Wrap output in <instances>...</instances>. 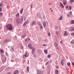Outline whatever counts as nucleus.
<instances>
[{
	"instance_id": "1",
	"label": "nucleus",
	"mask_w": 74,
	"mask_h": 74,
	"mask_svg": "<svg viewBox=\"0 0 74 74\" xmlns=\"http://www.w3.org/2000/svg\"><path fill=\"white\" fill-rule=\"evenodd\" d=\"M32 44H29L28 45V48H30V49H32V51L31 53L32 54H33L36 51V48L35 47H32Z\"/></svg>"
},
{
	"instance_id": "2",
	"label": "nucleus",
	"mask_w": 74,
	"mask_h": 74,
	"mask_svg": "<svg viewBox=\"0 0 74 74\" xmlns=\"http://www.w3.org/2000/svg\"><path fill=\"white\" fill-rule=\"evenodd\" d=\"M6 28H7L8 30H11L12 29V26L11 24H8L6 26Z\"/></svg>"
},
{
	"instance_id": "3",
	"label": "nucleus",
	"mask_w": 74,
	"mask_h": 74,
	"mask_svg": "<svg viewBox=\"0 0 74 74\" xmlns=\"http://www.w3.org/2000/svg\"><path fill=\"white\" fill-rule=\"evenodd\" d=\"M26 20V17H21V22H23L24 21H25Z\"/></svg>"
},
{
	"instance_id": "4",
	"label": "nucleus",
	"mask_w": 74,
	"mask_h": 74,
	"mask_svg": "<svg viewBox=\"0 0 74 74\" xmlns=\"http://www.w3.org/2000/svg\"><path fill=\"white\" fill-rule=\"evenodd\" d=\"M10 41H11V40L10 39H6L4 40L3 42L4 44H5V43H7V42H10Z\"/></svg>"
},
{
	"instance_id": "5",
	"label": "nucleus",
	"mask_w": 74,
	"mask_h": 74,
	"mask_svg": "<svg viewBox=\"0 0 74 74\" xmlns=\"http://www.w3.org/2000/svg\"><path fill=\"white\" fill-rule=\"evenodd\" d=\"M16 22L17 23H19L21 22V21L20 20L19 18H18L16 19Z\"/></svg>"
},
{
	"instance_id": "6",
	"label": "nucleus",
	"mask_w": 74,
	"mask_h": 74,
	"mask_svg": "<svg viewBox=\"0 0 74 74\" xmlns=\"http://www.w3.org/2000/svg\"><path fill=\"white\" fill-rule=\"evenodd\" d=\"M42 74V72L41 71L38 70H37V74Z\"/></svg>"
},
{
	"instance_id": "7",
	"label": "nucleus",
	"mask_w": 74,
	"mask_h": 74,
	"mask_svg": "<svg viewBox=\"0 0 74 74\" xmlns=\"http://www.w3.org/2000/svg\"><path fill=\"white\" fill-rule=\"evenodd\" d=\"M68 34H69V32H67V31H65L64 34V36H66L68 35Z\"/></svg>"
},
{
	"instance_id": "8",
	"label": "nucleus",
	"mask_w": 74,
	"mask_h": 74,
	"mask_svg": "<svg viewBox=\"0 0 74 74\" xmlns=\"http://www.w3.org/2000/svg\"><path fill=\"white\" fill-rule=\"evenodd\" d=\"M60 5L61 7H62V8H64V5H63L62 2L60 3Z\"/></svg>"
},
{
	"instance_id": "9",
	"label": "nucleus",
	"mask_w": 74,
	"mask_h": 74,
	"mask_svg": "<svg viewBox=\"0 0 74 74\" xmlns=\"http://www.w3.org/2000/svg\"><path fill=\"white\" fill-rule=\"evenodd\" d=\"M18 73H19V71L17 70H16L13 73V74H18Z\"/></svg>"
},
{
	"instance_id": "10",
	"label": "nucleus",
	"mask_w": 74,
	"mask_h": 74,
	"mask_svg": "<svg viewBox=\"0 0 74 74\" xmlns=\"http://www.w3.org/2000/svg\"><path fill=\"white\" fill-rule=\"evenodd\" d=\"M55 73L56 74H58L59 73V71L57 69H56L55 71Z\"/></svg>"
},
{
	"instance_id": "11",
	"label": "nucleus",
	"mask_w": 74,
	"mask_h": 74,
	"mask_svg": "<svg viewBox=\"0 0 74 74\" xmlns=\"http://www.w3.org/2000/svg\"><path fill=\"white\" fill-rule=\"evenodd\" d=\"M36 24V21H34L32 22V24H31V26H33Z\"/></svg>"
},
{
	"instance_id": "12",
	"label": "nucleus",
	"mask_w": 74,
	"mask_h": 74,
	"mask_svg": "<svg viewBox=\"0 0 74 74\" xmlns=\"http://www.w3.org/2000/svg\"><path fill=\"white\" fill-rule=\"evenodd\" d=\"M70 30H73V31H74V27H71L70 28Z\"/></svg>"
},
{
	"instance_id": "13",
	"label": "nucleus",
	"mask_w": 74,
	"mask_h": 74,
	"mask_svg": "<svg viewBox=\"0 0 74 74\" xmlns=\"http://www.w3.org/2000/svg\"><path fill=\"white\" fill-rule=\"evenodd\" d=\"M0 52H1L2 54H3V53H4V51L2 49H0Z\"/></svg>"
},
{
	"instance_id": "14",
	"label": "nucleus",
	"mask_w": 74,
	"mask_h": 74,
	"mask_svg": "<svg viewBox=\"0 0 74 74\" xmlns=\"http://www.w3.org/2000/svg\"><path fill=\"white\" fill-rule=\"evenodd\" d=\"M24 57L25 58H27V57H28V56L27 55V52H26L24 55Z\"/></svg>"
},
{
	"instance_id": "15",
	"label": "nucleus",
	"mask_w": 74,
	"mask_h": 74,
	"mask_svg": "<svg viewBox=\"0 0 74 74\" xmlns=\"http://www.w3.org/2000/svg\"><path fill=\"white\" fill-rule=\"evenodd\" d=\"M44 51L46 54H47L48 53L47 52V50L46 49L44 50Z\"/></svg>"
},
{
	"instance_id": "16",
	"label": "nucleus",
	"mask_w": 74,
	"mask_h": 74,
	"mask_svg": "<svg viewBox=\"0 0 74 74\" xmlns=\"http://www.w3.org/2000/svg\"><path fill=\"white\" fill-rule=\"evenodd\" d=\"M66 3H67V1H64L63 2V4H64V5H66Z\"/></svg>"
},
{
	"instance_id": "17",
	"label": "nucleus",
	"mask_w": 74,
	"mask_h": 74,
	"mask_svg": "<svg viewBox=\"0 0 74 74\" xmlns=\"http://www.w3.org/2000/svg\"><path fill=\"white\" fill-rule=\"evenodd\" d=\"M23 9L22 8V10H21L20 12V13L21 14H22V13H23Z\"/></svg>"
},
{
	"instance_id": "18",
	"label": "nucleus",
	"mask_w": 74,
	"mask_h": 74,
	"mask_svg": "<svg viewBox=\"0 0 74 74\" xmlns=\"http://www.w3.org/2000/svg\"><path fill=\"white\" fill-rule=\"evenodd\" d=\"M62 18H63V17H62V16H60V18H59L58 20H60H60H62Z\"/></svg>"
},
{
	"instance_id": "19",
	"label": "nucleus",
	"mask_w": 74,
	"mask_h": 74,
	"mask_svg": "<svg viewBox=\"0 0 74 74\" xmlns=\"http://www.w3.org/2000/svg\"><path fill=\"white\" fill-rule=\"evenodd\" d=\"M38 25H40V28L41 29H42V28H43L42 27V26H41V24H40V23H38Z\"/></svg>"
},
{
	"instance_id": "20",
	"label": "nucleus",
	"mask_w": 74,
	"mask_h": 74,
	"mask_svg": "<svg viewBox=\"0 0 74 74\" xmlns=\"http://www.w3.org/2000/svg\"><path fill=\"white\" fill-rule=\"evenodd\" d=\"M61 63L62 66H63V65H64V62H63V61H61Z\"/></svg>"
},
{
	"instance_id": "21",
	"label": "nucleus",
	"mask_w": 74,
	"mask_h": 74,
	"mask_svg": "<svg viewBox=\"0 0 74 74\" xmlns=\"http://www.w3.org/2000/svg\"><path fill=\"white\" fill-rule=\"evenodd\" d=\"M71 24H74V20H71Z\"/></svg>"
},
{
	"instance_id": "22",
	"label": "nucleus",
	"mask_w": 74,
	"mask_h": 74,
	"mask_svg": "<svg viewBox=\"0 0 74 74\" xmlns=\"http://www.w3.org/2000/svg\"><path fill=\"white\" fill-rule=\"evenodd\" d=\"M28 23V22H25V23H24L23 24V26H25V25H26V24H27V23Z\"/></svg>"
},
{
	"instance_id": "23",
	"label": "nucleus",
	"mask_w": 74,
	"mask_h": 74,
	"mask_svg": "<svg viewBox=\"0 0 74 74\" xmlns=\"http://www.w3.org/2000/svg\"><path fill=\"white\" fill-rule=\"evenodd\" d=\"M74 2V0H70V3H72Z\"/></svg>"
},
{
	"instance_id": "24",
	"label": "nucleus",
	"mask_w": 74,
	"mask_h": 74,
	"mask_svg": "<svg viewBox=\"0 0 74 74\" xmlns=\"http://www.w3.org/2000/svg\"><path fill=\"white\" fill-rule=\"evenodd\" d=\"M25 36H26V35H24L23 36H22V37L23 38L25 37Z\"/></svg>"
},
{
	"instance_id": "25",
	"label": "nucleus",
	"mask_w": 74,
	"mask_h": 74,
	"mask_svg": "<svg viewBox=\"0 0 74 74\" xmlns=\"http://www.w3.org/2000/svg\"><path fill=\"white\" fill-rule=\"evenodd\" d=\"M3 16V13H0V16Z\"/></svg>"
},
{
	"instance_id": "26",
	"label": "nucleus",
	"mask_w": 74,
	"mask_h": 74,
	"mask_svg": "<svg viewBox=\"0 0 74 74\" xmlns=\"http://www.w3.org/2000/svg\"><path fill=\"white\" fill-rule=\"evenodd\" d=\"M58 28V26H56L55 27V29H57Z\"/></svg>"
},
{
	"instance_id": "27",
	"label": "nucleus",
	"mask_w": 74,
	"mask_h": 74,
	"mask_svg": "<svg viewBox=\"0 0 74 74\" xmlns=\"http://www.w3.org/2000/svg\"><path fill=\"white\" fill-rule=\"evenodd\" d=\"M43 45L44 47H47V45L46 44H43Z\"/></svg>"
},
{
	"instance_id": "28",
	"label": "nucleus",
	"mask_w": 74,
	"mask_h": 74,
	"mask_svg": "<svg viewBox=\"0 0 74 74\" xmlns=\"http://www.w3.org/2000/svg\"><path fill=\"white\" fill-rule=\"evenodd\" d=\"M69 10H71V6H69Z\"/></svg>"
},
{
	"instance_id": "29",
	"label": "nucleus",
	"mask_w": 74,
	"mask_h": 74,
	"mask_svg": "<svg viewBox=\"0 0 74 74\" xmlns=\"http://www.w3.org/2000/svg\"><path fill=\"white\" fill-rule=\"evenodd\" d=\"M55 46H56V47H58V44L55 43Z\"/></svg>"
},
{
	"instance_id": "30",
	"label": "nucleus",
	"mask_w": 74,
	"mask_h": 74,
	"mask_svg": "<svg viewBox=\"0 0 74 74\" xmlns=\"http://www.w3.org/2000/svg\"><path fill=\"white\" fill-rule=\"evenodd\" d=\"M45 23H44V24H43V26L44 27H45Z\"/></svg>"
},
{
	"instance_id": "31",
	"label": "nucleus",
	"mask_w": 74,
	"mask_h": 74,
	"mask_svg": "<svg viewBox=\"0 0 74 74\" xmlns=\"http://www.w3.org/2000/svg\"><path fill=\"white\" fill-rule=\"evenodd\" d=\"M71 34L72 36H74V33H73Z\"/></svg>"
},
{
	"instance_id": "32",
	"label": "nucleus",
	"mask_w": 74,
	"mask_h": 74,
	"mask_svg": "<svg viewBox=\"0 0 74 74\" xmlns=\"http://www.w3.org/2000/svg\"><path fill=\"white\" fill-rule=\"evenodd\" d=\"M47 56L48 57V58H49L51 57V56H50V55H48Z\"/></svg>"
},
{
	"instance_id": "33",
	"label": "nucleus",
	"mask_w": 74,
	"mask_h": 74,
	"mask_svg": "<svg viewBox=\"0 0 74 74\" xmlns=\"http://www.w3.org/2000/svg\"><path fill=\"white\" fill-rule=\"evenodd\" d=\"M27 70L28 71H29V67H27Z\"/></svg>"
},
{
	"instance_id": "34",
	"label": "nucleus",
	"mask_w": 74,
	"mask_h": 74,
	"mask_svg": "<svg viewBox=\"0 0 74 74\" xmlns=\"http://www.w3.org/2000/svg\"><path fill=\"white\" fill-rule=\"evenodd\" d=\"M48 35L49 36H51V34H50V33H49L48 34Z\"/></svg>"
},
{
	"instance_id": "35",
	"label": "nucleus",
	"mask_w": 74,
	"mask_h": 74,
	"mask_svg": "<svg viewBox=\"0 0 74 74\" xmlns=\"http://www.w3.org/2000/svg\"><path fill=\"white\" fill-rule=\"evenodd\" d=\"M67 64L68 66H70V63H69V64L67 63Z\"/></svg>"
},
{
	"instance_id": "36",
	"label": "nucleus",
	"mask_w": 74,
	"mask_h": 74,
	"mask_svg": "<svg viewBox=\"0 0 74 74\" xmlns=\"http://www.w3.org/2000/svg\"><path fill=\"white\" fill-rule=\"evenodd\" d=\"M48 62H47L46 63L45 65H46V66H47V64H48Z\"/></svg>"
},
{
	"instance_id": "37",
	"label": "nucleus",
	"mask_w": 74,
	"mask_h": 74,
	"mask_svg": "<svg viewBox=\"0 0 74 74\" xmlns=\"http://www.w3.org/2000/svg\"><path fill=\"white\" fill-rule=\"evenodd\" d=\"M56 33L58 35V32L57 31L56 32Z\"/></svg>"
},
{
	"instance_id": "38",
	"label": "nucleus",
	"mask_w": 74,
	"mask_h": 74,
	"mask_svg": "<svg viewBox=\"0 0 74 74\" xmlns=\"http://www.w3.org/2000/svg\"><path fill=\"white\" fill-rule=\"evenodd\" d=\"M66 8H69V6H67L66 7Z\"/></svg>"
},
{
	"instance_id": "39",
	"label": "nucleus",
	"mask_w": 74,
	"mask_h": 74,
	"mask_svg": "<svg viewBox=\"0 0 74 74\" xmlns=\"http://www.w3.org/2000/svg\"><path fill=\"white\" fill-rule=\"evenodd\" d=\"M2 9V8H0V11L1 12V9Z\"/></svg>"
},
{
	"instance_id": "40",
	"label": "nucleus",
	"mask_w": 74,
	"mask_h": 74,
	"mask_svg": "<svg viewBox=\"0 0 74 74\" xmlns=\"http://www.w3.org/2000/svg\"><path fill=\"white\" fill-rule=\"evenodd\" d=\"M19 13H17V16H19Z\"/></svg>"
},
{
	"instance_id": "41",
	"label": "nucleus",
	"mask_w": 74,
	"mask_h": 74,
	"mask_svg": "<svg viewBox=\"0 0 74 74\" xmlns=\"http://www.w3.org/2000/svg\"><path fill=\"white\" fill-rule=\"evenodd\" d=\"M72 65H73V66H74V62H72Z\"/></svg>"
},
{
	"instance_id": "42",
	"label": "nucleus",
	"mask_w": 74,
	"mask_h": 74,
	"mask_svg": "<svg viewBox=\"0 0 74 74\" xmlns=\"http://www.w3.org/2000/svg\"><path fill=\"white\" fill-rule=\"evenodd\" d=\"M12 51H14V49L12 48Z\"/></svg>"
},
{
	"instance_id": "43",
	"label": "nucleus",
	"mask_w": 74,
	"mask_h": 74,
	"mask_svg": "<svg viewBox=\"0 0 74 74\" xmlns=\"http://www.w3.org/2000/svg\"><path fill=\"white\" fill-rule=\"evenodd\" d=\"M7 74H11V73L9 72L7 73Z\"/></svg>"
},
{
	"instance_id": "44",
	"label": "nucleus",
	"mask_w": 74,
	"mask_h": 74,
	"mask_svg": "<svg viewBox=\"0 0 74 74\" xmlns=\"http://www.w3.org/2000/svg\"><path fill=\"white\" fill-rule=\"evenodd\" d=\"M31 8H32V5H31Z\"/></svg>"
},
{
	"instance_id": "45",
	"label": "nucleus",
	"mask_w": 74,
	"mask_h": 74,
	"mask_svg": "<svg viewBox=\"0 0 74 74\" xmlns=\"http://www.w3.org/2000/svg\"><path fill=\"white\" fill-rule=\"evenodd\" d=\"M69 16H70V15H69V14H68V15H67V16L68 17H69Z\"/></svg>"
},
{
	"instance_id": "46",
	"label": "nucleus",
	"mask_w": 74,
	"mask_h": 74,
	"mask_svg": "<svg viewBox=\"0 0 74 74\" xmlns=\"http://www.w3.org/2000/svg\"><path fill=\"white\" fill-rule=\"evenodd\" d=\"M45 42H46V41L47 42V41H48V40H45Z\"/></svg>"
},
{
	"instance_id": "47",
	"label": "nucleus",
	"mask_w": 74,
	"mask_h": 74,
	"mask_svg": "<svg viewBox=\"0 0 74 74\" xmlns=\"http://www.w3.org/2000/svg\"><path fill=\"white\" fill-rule=\"evenodd\" d=\"M61 44H62V41H61L60 42Z\"/></svg>"
},
{
	"instance_id": "48",
	"label": "nucleus",
	"mask_w": 74,
	"mask_h": 74,
	"mask_svg": "<svg viewBox=\"0 0 74 74\" xmlns=\"http://www.w3.org/2000/svg\"><path fill=\"white\" fill-rule=\"evenodd\" d=\"M42 68L43 69H44V66L42 67Z\"/></svg>"
},
{
	"instance_id": "49",
	"label": "nucleus",
	"mask_w": 74,
	"mask_h": 74,
	"mask_svg": "<svg viewBox=\"0 0 74 74\" xmlns=\"http://www.w3.org/2000/svg\"><path fill=\"white\" fill-rule=\"evenodd\" d=\"M58 66H56V69H58Z\"/></svg>"
},
{
	"instance_id": "50",
	"label": "nucleus",
	"mask_w": 74,
	"mask_h": 74,
	"mask_svg": "<svg viewBox=\"0 0 74 74\" xmlns=\"http://www.w3.org/2000/svg\"><path fill=\"white\" fill-rule=\"evenodd\" d=\"M49 5H51V3H49Z\"/></svg>"
},
{
	"instance_id": "51",
	"label": "nucleus",
	"mask_w": 74,
	"mask_h": 74,
	"mask_svg": "<svg viewBox=\"0 0 74 74\" xmlns=\"http://www.w3.org/2000/svg\"><path fill=\"white\" fill-rule=\"evenodd\" d=\"M67 73H69V71H68V70H67Z\"/></svg>"
},
{
	"instance_id": "52",
	"label": "nucleus",
	"mask_w": 74,
	"mask_h": 74,
	"mask_svg": "<svg viewBox=\"0 0 74 74\" xmlns=\"http://www.w3.org/2000/svg\"><path fill=\"white\" fill-rule=\"evenodd\" d=\"M2 5V4H1L0 5V7H1V5Z\"/></svg>"
},
{
	"instance_id": "53",
	"label": "nucleus",
	"mask_w": 74,
	"mask_h": 74,
	"mask_svg": "<svg viewBox=\"0 0 74 74\" xmlns=\"http://www.w3.org/2000/svg\"><path fill=\"white\" fill-rule=\"evenodd\" d=\"M71 43H73H73H74V42H71Z\"/></svg>"
},
{
	"instance_id": "54",
	"label": "nucleus",
	"mask_w": 74,
	"mask_h": 74,
	"mask_svg": "<svg viewBox=\"0 0 74 74\" xmlns=\"http://www.w3.org/2000/svg\"><path fill=\"white\" fill-rule=\"evenodd\" d=\"M66 70L67 71L68 70V69H67V68H66Z\"/></svg>"
},
{
	"instance_id": "55",
	"label": "nucleus",
	"mask_w": 74,
	"mask_h": 74,
	"mask_svg": "<svg viewBox=\"0 0 74 74\" xmlns=\"http://www.w3.org/2000/svg\"><path fill=\"white\" fill-rule=\"evenodd\" d=\"M51 12H52V11H53V10H51Z\"/></svg>"
},
{
	"instance_id": "56",
	"label": "nucleus",
	"mask_w": 74,
	"mask_h": 74,
	"mask_svg": "<svg viewBox=\"0 0 74 74\" xmlns=\"http://www.w3.org/2000/svg\"><path fill=\"white\" fill-rule=\"evenodd\" d=\"M50 10H52V9H51V8H50Z\"/></svg>"
},
{
	"instance_id": "57",
	"label": "nucleus",
	"mask_w": 74,
	"mask_h": 74,
	"mask_svg": "<svg viewBox=\"0 0 74 74\" xmlns=\"http://www.w3.org/2000/svg\"><path fill=\"white\" fill-rule=\"evenodd\" d=\"M57 49H58V48L57 47Z\"/></svg>"
},
{
	"instance_id": "58",
	"label": "nucleus",
	"mask_w": 74,
	"mask_h": 74,
	"mask_svg": "<svg viewBox=\"0 0 74 74\" xmlns=\"http://www.w3.org/2000/svg\"><path fill=\"white\" fill-rule=\"evenodd\" d=\"M70 14H71V12H70Z\"/></svg>"
},
{
	"instance_id": "59",
	"label": "nucleus",
	"mask_w": 74,
	"mask_h": 74,
	"mask_svg": "<svg viewBox=\"0 0 74 74\" xmlns=\"http://www.w3.org/2000/svg\"><path fill=\"white\" fill-rule=\"evenodd\" d=\"M58 42V43H59V42Z\"/></svg>"
},
{
	"instance_id": "60",
	"label": "nucleus",
	"mask_w": 74,
	"mask_h": 74,
	"mask_svg": "<svg viewBox=\"0 0 74 74\" xmlns=\"http://www.w3.org/2000/svg\"><path fill=\"white\" fill-rule=\"evenodd\" d=\"M23 57H24L23 55Z\"/></svg>"
}]
</instances>
